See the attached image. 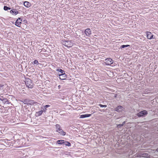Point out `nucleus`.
<instances>
[{"label": "nucleus", "instance_id": "423d86ee", "mask_svg": "<svg viewBox=\"0 0 158 158\" xmlns=\"http://www.w3.org/2000/svg\"><path fill=\"white\" fill-rule=\"evenodd\" d=\"M115 110L118 112H120L124 110V108L120 106H118L115 108Z\"/></svg>", "mask_w": 158, "mask_h": 158}, {"label": "nucleus", "instance_id": "cd10ccee", "mask_svg": "<svg viewBox=\"0 0 158 158\" xmlns=\"http://www.w3.org/2000/svg\"><path fill=\"white\" fill-rule=\"evenodd\" d=\"M50 106L49 105H46L45 106H44L45 107H46V108L49 107H50Z\"/></svg>", "mask_w": 158, "mask_h": 158}, {"label": "nucleus", "instance_id": "dca6fc26", "mask_svg": "<svg viewBox=\"0 0 158 158\" xmlns=\"http://www.w3.org/2000/svg\"><path fill=\"white\" fill-rule=\"evenodd\" d=\"M141 156H143V157H149L150 156L147 153H144L142 154V155Z\"/></svg>", "mask_w": 158, "mask_h": 158}, {"label": "nucleus", "instance_id": "39448f33", "mask_svg": "<svg viewBox=\"0 0 158 158\" xmlns=\"http://www.w3.org/2000/svg\"><path fill=\"white\" fill-rule=\"evenodd\" d=\"M148 114V112L147 111L144 110H143L140 111V112L137 115L139 117H141L142 116H143L144 115H147Z\"/></svg>", "mask_w": 158, "mask_h": 158}, {"label": "nucleus", "instance_id": "a211bd4d", "mask_svg": "<svg viewBox=\"0 0 158 158\" xmlns=\"http://www.w3.org/2000/svg\"><path fill=\"white\" fill-rule=\"evenodd\" d=\"M56 71H59V72H60L62 74H63V73H65L64 71V70H63L61 69H58L56 70Z\"/></svg>", "mask_w": 158, "mask_h": 158}, {"label": "nucleus", "instance_id": "20e7f679", "mask_svg": "<svg viewBox=\"0 0 158 158\" xmlns=\"http://www.w3.org/2000/svg\"><path fill=\"white\" fill-rule=\"evenodd\" d=\"M105 63L106 65H109L112 64L113 62V60L111 58H107L105 59Z\"/></svg>", "mask_w": 158, "mask_h": 158}, {"label": "nucleus", "instance_id": "1a4fd4ad", "mask_svg": "<svg viewBox=\"0 0 158 158\" xmlns=\"http://www.w3.org/2000/svg\"><path fill=\"white\" fill-rule=\"evenodd\" d=\"M59 75L60 76V79L61 80H65L67 78L66 75L65 73L60 74Z\"/></svg>", "mask_w": 158, "mask_h": 158}, {"label": "nucleus", "instance_id": "5701e85b", "mask_svg": "<svg viewBox=\"0 0 158 158\" xmlns=\"http://www.w3.org/2000/svg\"><path fill=\"white\" fill-rule=\"evenodd\" d=\"M34 64H38V61L36 60H35L34 61Z\"/></svg>", "mask_w": 158, "mask_h": 158}, {"label": "nucleus", "instance_id": "f03ea898", "mask_svg": "<svg viewBox=\"0 0 158 158\" xmlns=\"http://www.w3.org/2000/svg\"><path fill=\"white\" fill-rule=\"evenodd\" d=\"M26 86L29 88H32L33 87V84L31 80L29 78H27L25 80Z\"/></svg>", "mask_w": 158, "mask_h": 158}, {"label": "nucleus", "instance_id": "2eb2a0df", "mask_svg": "<svg viewBox=\"0 0 158 158\" xmlns=\"http://www.w3.org/2000/svg\"><path fill=\"white\" fill-rule=\"evenodd\" d=\"M64 140H58L57 141V143L58 144H63L64 143Z\"/></svg>", "mask_w": 158, "mask_h": 158}, {"label": "nucleus", "instance_id": "ddd939ff", "mask_svg": "<svg viewBox=\"0 0 158 158\" xmlns=\"http://www.w3.org/2000/svg\"><path fill=\"white\" fill-rule=\"evenodd\" d=\"M21 23V22L20 21H19V19H18L15 22V24L16 26L18 27H19L20 25V23Z\"/></svg>", "mask_w": 158, "mask_h": 158}, {"label": "nucleus", "instance_id": "7ed1b4c3", "mask_svg": "<svg viewBox=\"0 0 158 158\" xmlns=\"http://www.w3.org/2000/svg\"><path fill=\"white\" fill-rule=\"evenodd\" d=\"M62 44L65 46L68 47H71L72 46L73 43L71 41L67 40L63 41Z\"/></svg>", "mask_w": 158, "mask_h": 158}, {"label": "nucleus", "instance_id": "7c9ffc66", "mask_svg": "<svg viewBox=\"0 0 158 158\" xmlns=\"http://www.w3.org/2000/svg\"><path fill=\"white\" fill-rule=\"evenodd\" d=\"M156 151L158 152V148L156 149Z\"/></svg>", "mask_w": 158, "mask_h": 158}, {"label": "nucleus", "instance_id": "4be33fe9", "mask_svg": "<svg viewBox=\"0 0 158 158\" xmlns=\"http://www.w3.org/2000/svg\"><path fill=\"white\" fill-rule=\"evenodd\" d=\"M99 106H100L101 107H107L106 105H102L101 104H99Z\"/></svg>", "mask_w": 158, "mask_h": 158}, {"label": "nucleus", "instance_id": "0eeeda50", "mask_svg": "<svg viewBox=\"0 0 158 158\" xmlns=\"http://www.w3.org/2000/svg\"><path fill=\"white\" fill-rule=\"evenodd\" d=\"M85 33L87 36H89L91 34V30L89 28H87L85 30Z\"/></svg>", "mask_w": 158, "mask_h": 158}, {"label": "nucleus", "instance_id": "2f4dec72", "mask_svg": "<svg viewBox=\"0 0 158 158\" xmlns=\"http://www.w3.org/2000/svg\"><path fill=\"white\" fill-rule=\"evenodd\" d=\"M0 99H3L4 98H1Z\"/></svg>", "mask_w": 158, "mask_h": 158}, {"label": "nucleus", "instance_id": "f8f14e48", "mask_svg": "<svg viewBox=\"0 0 158 158\" xmlns=\"http://www.w3.org/2000/svg\"><path fill=\"white\" fill-rule=\"evenodd\" d=\"M24 6L27 7H29L30 6L31 4L30 3L27 1H25L24 3Z\"/></svg>", "mask_w": 158, "mask_h": 158}, {"label": "nucleus", "instance_id": "c756f323", "mask_svg": "<svg viewBox=\"0 0 158 158\" xmlns=\"http://www.w3.org/2000/svg\"><path fill=\"white\" fill-rule=\"evenodd\" d=\"M125 123V122L124 121V122H123V123L122 124H123V125H124V124Z\"/></svg>", "mask_w": 158, "mask_h": 158}, {"label": "nucleus", "instance_id": "a878e982", "mask_svg": "<svg viewBox=\"0 0 158 158\" xmlns=\"http://www.w3.org/2000/svg\"><path fill=\"white\" fill-rule=\"evenodd\" d=\"M47 108H46V107H45L44 106V108H43V111H44V112H46V110H47V109H46Z\"/></svg>", "mask_w": 158, "mask_h": 158}, {"label": "nucleus", "instance_id": "9b49d317", "mask_svg": "<svg viewBox=\"0 0 158 158\" xmlns=\"http://www.w3.org/2000/svg\"><path fill=\"white\" fill-rule=\"evenodd\" d=\"M10 13L14 15H16L18 13V11L16 9L11 10L10 11Z\"/></svg>", "mask_w": 158, "mask_h": 158}, {"label": "nucleus", "instance_id": "9d476101", "mask_svg": "<svg viewBox=\"0 0 158 158\" xmlns=\"http://www.w3.org/2000/svg\"><path fill=\"white\" fill-rule=\"evenodd\" d=\"M91 115V114H85L81 115L80 117V118H84L86 117H90Z\"/></svg>", "mask_w": 158, "mask_h": 158}, {"label": "nucleus", "instance_id": "6ab92c4d", "mask_svg": "<svg viewBox=\"0 0 158 158\" xmlns=\"http://www.w3.org/2000/svg\"><path fill=\"white\" fill-rule=\"evenodd\" d=\"M10 8L9 7H7L6 6H4V9L5 10H10Z\"/></svg>", "mask_w": 158, "mask_h": 158}, {"label": "nucleus", "instance_id": "412c9836", "mask_svg": "<svg viewBox=\"0 0 158 158\" xmlns=\"http://www.w3.org/2000/svg\"><path fill=\"white\" fill-rule=\"evenodd\" d=\"M65 145L66 146H69L71 145L70 143L69 142H66L65 143Z\"/></svg>", "mask_w": 158, "mask_h": 158}, {"label": "nucleus", "instance_id": "6e6552de", "mask_svg": "<svg viewBox=\"0 0 158 158\" xmlns=\"http://www.w3.org/2000/svg\"><path fill=\"white\" fill-rule=\"evenodd\" d=\"M147 38L149 39H151L153 38V35L149 31L147 32Z\"/></svg>", "mask_w": 158, "mask_h": 158}, {"label": "nucleus", "instance_id": "393cba45", "mask_svg": "<svg viewBox=\"0 0 158 158\" xmlns=\"http://www.w3.org/2000/svg\"><path fill=\"white\" fill-rule=\"evenodd\" d=\"M123 126V124H119L117 125V127H121Z\"/></svg>", "mask_w": 158, "mask_h": 158}, {"label": "nucleus", "instance_id": "4468645a", "mask_svg": "<svg viewBox=\"0 0 158 158\" xmlns=\"http://www.w3.org/2000/svg\"><path fill=\"white\" fill-rule=\"evenodd\" d=\"M0 99L3 101V102H4L5 103L8 104L9 103V100L6 98H4L3 99Z\"/></svg>", "mask_w": 158, "mask_h": 158}, {"label": "nucleus", "instance_id": "aec40b11", "mask_svg": "<svg viewBox=\"0 0 158 158\" xmlns=\"http://www.w3.org/2000/svg\"><path fill=\"white\" fill-rule=\"evenodd\" d=\"M129 46V45H123L121 46L120 48L121 49H122V48H125V47H127Z\"/></svg>", "mask_w": 158, "mask_h": 158}, {"label": "nucleus", "instance_id": "f257e3e1", "mask_svg": "<svg viewBox=\"0 0 158 158\" xmlns=\"http://www.w3.org/2000/svg\"><path fill=\"white\" fill-rule=\"evenodd\" d=\"M56 131L58 132L60 135H65L66 133L61 128L60 125L59 124H56Z\"/></svg>", "mask_w": 158, "mask_h": 158}, {"label": "nucleus", "instance_id": "b1692460", "mask_svg": "<svg viewBox=\"0 0 158 158\" xmlns=\"http://www.w3.org/2000/svg\"><path fill=\"white\" fill-rule=\"evenodd\" d=\"M24 104H26L28 102L27 100L25 99L23 101H22Z\"/></svg>", "mask_w": 158, "mask_h": 158}, {"label": "nucleus", "instance_id": "f3484780", "mask_svg": "<svg viewBox=\"0 0 158 158\" xmlns=\"http://www.w3.org/2000/svg\"><path fill=\"white\" fill-rule=\"evenodd\" d=\"M43 112V110H41L36 113V114L38 116H40L41 115Z\"/></svg>", "mask_w": 158, "mask_h": 158}, {"label": "nucleus", "instance_id": "c85d7f7f", "mask_svg": "<svg viewBox=\"0 0 158 158\" xmlns=\"http://www.w3.org/2000/svg\"><path fill=\"white\" fill-rule=\"evenodd\" d=\"M21 19V18H19L18 19H19V21H19H20L21 22H22V20Z\"/></svg>", "mask_w": 158, "mask_h": 158}, {"label": "nucleus", "instance_id": "bb28decb", "mask_svg": "<svg viewBox=\"0 0 158 158\" xmlns=\"http://www.w3.org/2000/svg\"><path fill=\"white\" fill-rule=\"evenodd\" d=\"M142 155V154H138L137 155V156L138 157H143V156H141Z\"/></svg>", "mask_w": 158, "mask_h": 158}]
</instances>
